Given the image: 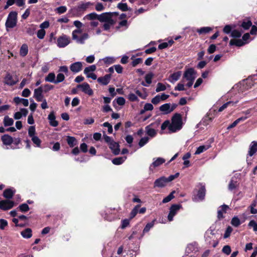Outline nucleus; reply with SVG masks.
Returning a JSON list of instances; mask_svg holds the SVG:
<instances>
[{
    "label": "nucleus",
    "mask_w": 257,
    "mask_h": 257,
    "mask_svg": "<svg viewBox=\"0 0 257 257\" xmlns=\"http://www.w3.org/2000/svg\"><path fill=\"white\" fill-rule=\"evenodd\" d=\"M241 35V32L235 30L231 32V36L233 38H239Z\"/></svg>",
    "instance_id": "63"
},
{
    "label": "nucleus",
    "mask_w": 257,
    "mask_h": 257,
    "mask_svg": "<svg viewBox=\"0 0 257 257\" xmlns=\"http://www.w3.org/2000/svg\"><path fill=\"white\" fill-rule=\"evenodd\" d=\"M65 79V76L62 73H59L57 76L56 79V84H58L59 83L62 82Z\"/></svg>",
    "instance_id": "46"
},
{
    "label": "nucleus",
    "mask_w": 257,
    "mask_h": 257,
    "mask_svg": "<svg viewBox=\"0 0 257 257\" xmlns=\"http://www.w3.org/2000/svg\"><path fill=\"white\" fill-rule=\"evenodd\" d=\"M182 126V117L180 114L175 113L172 118L170 123V131L172 133L176 132L181 130Z\"/></svg>",
    "instance_id": "1"
},
{
    "label": "nucleus",
    "mask_w": 257,
    "mask_h": 257,
    "mask_svg": "<svg viewBox=\"0 0 257 257\" xmlns=\"http://www.w3.org/2000/svg\"><path fill=\"white\" fill-rule=\"evenodd\" d=\"M199 188L197 194L192 197V200L194 202L202 201L205 196L206 189L205 186L202 184H199Z\"/></svg>",
    "instance_id": "4"
},
{
    "label": "nucleus",
    "mask_w": 257,
    "mask_h": 257,
    "mask_svg": "<svg viewBox=\"0 0 257 257\" xmlns=\"http://www.w3.org/2000/svg\"><path fill=\"white\" fill-rule=\"evenodd\" d=\"M153 77L152 73L147 74L145 76L146 82L148 84H150L152 83V79Z\"/></svg>",
    "instance_id": "62"
},
{
    "label": "nucleus",
    "mask_w": 257,
    "mask_h": 257,
    "mask_svg": "<svg viewBox=\"0 0 257 257\" xmlns=\"http://www.w3.org/2000/svg\"><path fill=\"white\" fill-rule=\"evenodd\" d=\"M238 184L237 181L231 179L228 185V189L230 191L234 190L238 186Z\"/></svg>",
    "instance_id": "39"
},
{
    "label": "nucleus",
    "mask_w": 257,
    "mask_h": 257,
    "mask_svg": "<svg viewBox=\"0 0 257 257\" xmlns=\"http://www.w3.org/2000/svg\"><path fill=\"white\" fill-rule=\"evenodd\" d=\"M43 91V87L41 86L34 90V97L37 101H42V99L44 98Z\"/></svg>",
    "instance_id": "14"
},
{
    "label": "nucleus",
    "mask_w": 257,
    "mask_h": 257,
    "mask_svg": "<svg viewBox=\"0 0 257 257\" xmlns=\"http://www.w3.org/2000/svg\"><path fill=\"white\" fill-rule=\"evenodd\" d=\"M82 32V30L81 28H77V29L74 30L72 33V39H77L78 36V34H81Z\"/></svg>",
    "instance_id": "52"
},
{
    "label": "nucleus",
    "mask_w": 257,
    "mask_h": 257,
    "mask_svg": "<svg viewBox=\"0 0 257 257\" xmlns=\"http://www.w3.org/2000/svg\"><path fill=\"white\" fill-rule=\"evenodd\" d=\"M127 98L131 101L133 102L139 101V100L137 95L133 93H130L128 95Z\"/></svg>",
    "instance_id": "50"
},
{
    "label": "nucleus",
    "mask_w": 257,
    "mask_h": 257,
    "mask_svg": "<svg viewBox=\"0 0 257 257\" xmlns=\"http://www.w3.org/2000/svg\"><path fill=\"white\" fill-rule=\"evenodd\" d=\"M115 101L117 104H118L119 105H121V106L124 105V104L125 103V100L122 97H119L115 99L113 101V104L114 106H115L114 103Z\"/></svg>",
    "instance_id": "41"
},
{
    "label": "nucleus",
    "mask_w": 257,
    "mask_h": 257,
    "mask_svg": "<svg viewBox=\"0 0 257 257\" xmlns=\"http://www.w3.org/2000/svg\"><path fill=\"white\" fill-rule=\"evenodd\" d=\"M181 75V71H178L176 73H174L170 76V79H169V80L171 83H174L175 82L177 81L180 78Z\"/></svg>",
    "instance_id": "28"
},
{
    "label": "nucleus",
    "mask_w": 257,
    "mask_h": 257,
    "mask_svg": "<svg viewBox=\"0 0 257 257\" xmlns=\"http://www.w3.org/2000/svg\"><path fill=\"white\" fill-rule=\"evenodd\" d=\"M237 103V101L235 102H233V101H228V102H227L226 103L223 104L221 107H219V108L218 109V112H221L222 111H223L224 109H225L226 108H227V107L230 105V104H232V105H234V104L236 103Z\"/></svg>",
    "instance_id": "47"
},
{
    "label": "nucleus",
    "mask_w": 257,
    "mask_h": 257,
    "mask_svg": "<svg viewBox=\"0 0 257 257\" xmlns=\"http://www.w3.org/2000/svg\"><path fill=\"white\" fill-rule=\"evenodd\" d=\"M88 34L87 33H84L80 37H78L77 39H74L73 40L78 44H83L85 43V41L88 39Z\"/></svg>",
    "instance_id": "25"
},
{
    "label": "nucleus",
    "mask_w": 257,
    "mask_h": 257,
    "mask_svg": "<svg viewBox=\"0 0 257 257\" xmlns=\"http://www.w3.org/2000/svg\"><path fill=\"white\" fill-rule=\"evenodd\" d=\"M32 141L36 147H40L41 143L40 139L36 136L31 137Z\"/></svg>",
    "instance_id": "48"
},
{
    "label": "nucleus",
    "mask_w": 257,
    "mask_h": 257,
    "mask_svg": "<svg viewBox=\"0 0 257 257\" xmlns=\"http://www.w3.org/2000/svg\"><path fill=\"white\" fill-rule=\"evenodd\" d=\"M17 15V13L15 11H12L9 13L5 24L7 28H13L16 26Z\"/></svg>",
    "instance_id": "3"
},
{
    "label": "nucleus",
    "mask_w": 257,
    "mask_h": 257,
    "mask_svg": "<svg viewBox=\"0 0 257 257\" xmlns=\"http://www.w3.org/2000/svg\"><path fill=\"white\" fill-rule=\"evenodd\" d=\"M14 122V120L8 116L4 117L3 122L5 126H11L13 124Z\"/></svg>",
    "instance_id": "35"
},
{
    "label": "nucleus",
    "mask_w": 257,
    "mask_h": 257,
    "mask_svg": "<svg viewBox=\"0 0 257 257\" xmlns=\"http://www.w3.org/2000/svg\"><path fill=\"white\" fill-rule=\"evenodd\" d=\"M21 234L25 238H30L32 236V230L31 228H26L21 231Z\"/></svg>",
    "instance_id": "27"
},
{
    "label": "nucleus",
    "mask_w": 257,
    "mask_h": 257,
    "mask_svg": "<svg viewBox=\"0 0 257 257\" xmlns=\"http://www.w3.org/2000/svg\"><path fill=\"white\" fill-rule=\"evenodd\" d=\"M70 43L69 37L62 35L57 39V46L59 48H64L67 46Z\"/></svg>",
    "instance_id": "8"
},
{
    "label": "nucleus",
    "mask_w": 257,
    "mask_h": 257,
    "mask_svg": "<svg viewBox=\"0 0 257 257\" xmlns=\"http://www.w3.org/2000/svg\"><path fill=\"white\" fill-rule=\"evenodd\" d=\"M109 146L114 154L118 155L119 154L120 150L118 143L113 141L109 145Z\"/></svg>",
    "instance_id": "24"
},
{
    "label": "nucleus",
    "mask_w": 257,
    "mask_h": 257,
    "mask_svg": "<svg viewBox=\"0 0 257 257\" xmlns=\"http://www.w3.org/2000/svg\"><path fill=\"white\" fill-rule=\"evenodd\" d=\"M46 34L45 31L43 29H40L37 32V37L40 39H43Z\"/></svg>",
    "instance_id": "56"
},
{
    "label": "nucleus",
    "mask_w": 257,
    "mask_h": 257,
    "mask_svg": "<svg viewBox=\"0 0 257 257\" xmlns=\"http://www.w3.org/2000/svg\"><path fill=\"white\" fill-rule=\"evenodd\" d=\"M35 127L34 126H30L28 130V134L29 136L31 138L34 136H35Z\"/></svg>",
    "instance_id": "55"
},
{
    "label": "nucleus",
    "mask_w": 257,
    "mask_h": 257,
    "mask_svg": "<svg viewBox=\"0 0 257 257\" xmlns=\"http://www.w3.org/2000/svg\"><path fill=\"white\" fill-rule=\"evenodd\" d=\"M28 52V47L27 44H23L20 48V54L22 57H25L27 55Z\"/></svg>",
    "instance_id": "34"
},
{
    "label": "nucleus",
    "mask_w": 257,
    "mask_h": 257,
    "mask_svg": "<svg viewBox=\"0 0 257 257\" xmlns=\"http://www.w3.org/2000/svg\"><path fill=\"white\" fill-rule=\"evenodd\" d=\"M231 223L233 226L238 227L241 224V222L237 217L234 216L232 218Z\"/></svg>",
    "instance_id": "44"
},
{
    "label": "nucleus",
    "mask_w": 257,
    "mask_h": 257,
    "mask_svg": "<svg viewBox=\"0 0 257 257\" xmlns=\"http://www.w3.org/2000/svg\"><path fill=\"white\" fill-rule=\"evenodd\" d=\"M115 59L113 57H106L100 60L102 61L105 64L107 65H110L113 63L115 62Z\"/></svg>",
    "instance_id": "36"
},
{
    "label": "nucleus",
    "mask_w": 257,
    "mask_h": 257,
    "mask_svg": "<svg viewBox=\"0 0 257 257\" xmlns=\"http://www.w3.org/2000/svg\"><path fill=\"white\" fill-rule=\"evenodd\" d=\"M66 141L70 147H73L77 144V141L73 137L67 136Z\"/></svg>",
    "instance_id": "32"
},
{
    "label": "nucleus",
    "mask_w": 257,
    "mask_h": 257,
    "mask_svg": "<svg viewBox=\"0 0 257 257\" xmlns=\"http://www.w3.org/2000/svg\"><path fill=\"white\" fill-rule=\"evenodd\" d=\"M85 19L92 20L97 19L98 20L99 15L95 13L89 14L85 16Z\"/></svg>",
    "instance_id": "38"
},
{
    "label": "nucleus",
    "mask_w": 257,
    "mask_h": 257,
    "mask_svg": "<svg viewBox=\"0 0 257 257\" xmlns=\"http://www.w3.org/2000/svg\"><path fill=\"white\" fill-rule=\"evenodd\" d=\"M166 89V87L164 84L162 83H158L157 85V88L156 89V91L157 92L164 91Z\"/></svg>",
    "instance_id": "51"
},
{
    "label": "nucleus",
    "mask_w": 257,
    "mask_h": 257,
    "mask_svg": "<svg viewBox=\"0 0 257 257\" xmlns=\"http://www.w3.org/2000/svg\"><path fill=\"white\" fill-rule=\"evenodd\" d=\"M256 152H257V142L252 141L249 146L248 155L249 156H252Z\"/></svg>",
    "instance_id": "22"
},
{
    "label": "nucleus",
    "mask_w": 257,
    "mask_h": 257,
    "mask_svg": "<svg viewBox=\"0 0 257 257\" xmlns=\"http://www.w3.org/2000/svg\"><path fill=\"white\" fill-rule=\"evenodd\" d=\"M229 207L226 205H222L220 206L217 210V217L218 219H220L224 217L223 214V213H225L227 209H228Z\"/></svg>",
    "instance_id": "17"
},
{
    "label": "nucleus",
    "mask_w": 257,
    "mask_h": 257,
    "mask_svg": "<svg viewBox=\"0 0 257 257\" xmlns=\"http://www.w3.org/2000/svg\"><path fill=\"white\" fill-rule=\"evenodd\" d=\"M19 209L22 212H27L30 208L27 204L23 203L19 206Z\"/></svg>",
    "instance_id": "57"
},
{
    "label": "nucleus",
    "mask_w": 257,
    "mask_h": 257,
    "mask_svg": "<svg viewBox=\"0 0 257 257\" xmlns=\"http://www.w3.org/2000/svg\"><path fill=\"white\" fill-rule=\"evenodd\" d=\"M211 28L210 27H202L201 28L199 29H198L197 30V32L200 34H206L209 33L210 31H211Z\"/></svg>",
    "instance_id": "42"
},
{
    "label": "nucleus",
    "mask_w": 257,
    "mask_h": 257,
    "mask_svg": "<svg viewBox=\"0 0 257 257\" xmlns=\"http://www.w3.org/2000/svg\"><path fill=\"white\" fill-rule=\"evenodd\" d=\"M35 30V27L34 25H31L30 27L27 28L26 32L29 35L32 36L34 34Z\"/></svg>",
    "instance_id": "49"
},
{
    "label": "nucleus",
    "mask_w": 257,
    "mask_h": 257,
    "mask_svg": "<svg viewBox=\"0 0 257 257\" xmlns=\"http://www.w3.org/2000/svg\"><path fill=\"white\" fill-rule=\"evenodd\" d=\"M8 225V222L6 220L4 219H0V229H4Z\"/></svg>",
    "instance_id": "64"
},
{
    "label": "nucleus",
    "mask_w": 257,
    "mask_h": 257,
    "mask_svg": "<svg viewBox=\"0 0 257 257\" xmlns=\"http://www.w3.org/2000/svg\"><path fill=\"white\" fill-rule=\"evenodd\" d=\"M229 44L231 46H242L245 44V43L240 39H232L230 41Z\"/></svg>",
    "instance_id": "33"
},
{
    "label": "nucleus",
    "mask_w": 257,
    "mask_h": 257,
    "mask_svg": "<svg viewBox=\"0 0 257 257\" xmlns=\"http://www.w3.org/2000/svg\"><path fill=\"white\" fill-rule=\"evenodd\" d=\"M115 23V21H112L110 22V23H109V22H104V24L103 26L104 30H108L111 26H113Z\"/></svg>",
    "instance_id": "54"
},
{
    "label": "nucleus",
    "mask_w": 257,
    "mask_h": 257,
    "mask_svg": "<svg viewBox=\"0 0 257 257\" xmlns=\"http://www.w3.org/2000/svg\"><path fill=\"white\" fill-rule=\"evenodd\" d=\"M149 141V138L148 137H144L142 138L139 142V146L140 148L143 147L145 146Z\"/></svg>",
    "instance_id": "53"
},
{
    "label": "nucleus",
    "mask_w": 257,
    "mask_h": 257,
    "mask_svg": "<svg viewBox=\"0 0 257 257\" xmlns=\"http://www.w3.org/2000/svg\"><path fill=\"white\" fill-rule=\"evenodd\" d=\"M167 183V178L161 177L156 180L154 182V187L163 188L166 186Z\"/></svg>",
    "instance_id": "13"
},
{
    "label": "nucleus",
    "mask_w": 257,
    "mask_h": 257,
    "mask_svg": "<svg viewBox=\"0 0 257 257\" xmlns=\"http://www.w3.org/2000/svg\"><path fill=\"white\" fill-rule=\"evenodd\" d=\"M4 82L8 85L13 86L16 84L17 81L13 79L11 74L7 73L4 78Z\"/></svg>",
    "instance_id": "18"
},
{
    "label": "nucleus",
    "mask_w": 257,
    "mask_h": 257,
    "mask_svg": "<svg viewBox=\"0 0 257 257\" xmlns=\"http://www.w3.org/2000/svg\"><path fill=\"white\" fill-rule=\"evenodd\" d=\"M177 105L173 103H167L160 106L159 110L164 114H167L173 111L176 107Z\"/></svg>",
    "instance_id": "5"
},
{
    "label": "nucleus",
    "mask_w": 257,
    "mask_h": 257,
    "mask_svg": "<svg viewBox=\"0 0 257 257\" xmlns=\"http://www.w3.org/2000/svg\"><path fill=\"white\" fill-rule=\"evenodd\" d=\"M48 119L49 121V123L50 125L56 127L58 125V122L56 120V116L55 115V113L53 111L50 113L48 115Z\"/></svg>",
    "instance_id": "16"
},
{
    "label": "nucleus",
    "mask_w": 257,
    "mask_h": 257,
    "mask_svg": "<svg viewBox=\"0 0 257 257\" xmlns=\"http://www.w3.org/2000/svg\"><path fill=\"white\" fill-rule=\"evenodd\" d=\"M182 207L179 204H173L170 208V212L168 216V219L169 221H171L173 219V217L176 214L177 212Z\"/></svg>",
    "instance_id": "9"
},
{
    "label": "nucleus",
    "mask_w": 257,
    "mask_h": 257,
    "mask_svg": "<svg viewBox=\"0 0 257 257\" xmlns=\"http://www.w3.org/2000/svg\"><path fill=\"white\" fill-rule=\"evenodd\" d=\"M96 67L95 65H92L86 67L84 70V73L86 75L87 78H90L93 80L97 79V76L93 72L95 71Z\"/></svg>",
    "instance_id": "7"
},
{
    "label": "nucleus",
    "mask_w": 257,
    "mask_h": 257,
    "mask_svg": "<svg viewBox=\"0 0 257 257\" xmlns=\"http://www.w3.org/2000/svg\"><path fill=\"white\" fill-rule=\"evenodd\" d=\"M15 190H13L12 189H7L4 192L3 195L5 198L7 199H11L13 197Z\"/></svg>",
    "instance_id": "30"
},
{
    "label": "nucleus",
    "mask_w": 257,
    "mask_h": 257,
    "mask_svg": "<svg viewBox=\"0 0 257 257\" xmlns=\"http://www.w3.org/2000/svg\"><path fill=\"white\" fill-rule=\"evenodd\" d=\"M28 111L26 108H21L20 111L16 112L14 115V117L15 119H20L22 118V116H26L28 114Z\"/></svg>",
    "instance_id": "19"
},
{
    "label": "nucleus",
    "mask_w": 257,
    "mask_h": 257,
    "mask_svg": "<svg viewBox=\"0 0 257 257\" xmlns=\"http://www.w3.org/2000/svg\"><path fill=\"white\" fill-rule=\"evenodd\" d=\"M14 205L15 203L13 201L9 200L0 201V209L4 210L11 209Z\"/></svg>",
    "instance_id": "12"
},
{
    "label": "nucleus",
    "mask_w": 257,
    "mask_h": 257,
    "mask_svg": "<svg viewBox=\"0 0 257 257\" xmlns=\"http://www.w3.org/2000/svg\"><path fill=\"white\" fill-rule=\"evenodd\" d=\"M117 8L122 11H126L128 10L127 6L126 3H119L117 5Z\"/></svg>",
    "instance_id": "58"
},
{
    "label": "nucleus",
    "mask_w": 257,
    "mask_h": 257,
    "mask_svg": "<svg viewBox=\"0 0 257 257\" xmlns=\"http://www.w3.org/2000/svg\"><path fill=\"white\" fill-rule=\"evenodd\" d=\"M222 251L224 253L229 255L231 253V250L230 246L226 245L223 246Z\"/></svg>",
    "instance_id": "61"
},
{
    "label": "nucleus",
    "mask_w": 257,
    "mask_h": 257,
    "mask_svg": "<svg viewBox=\"0 0 257 257\" xmlns=\"http://www.w3.org/2000/svg\"><path fill=\"white\" fill-rule=\"evenodd\" d=\"M56 76L54 73L51 72L48 74V75L45 77V80L46 82L53 83L56 84Z\"/></svg>",
    "instance_id": "29"
},
{
    "label": "nucleus",
    "mask_w": 257,
    "mask_h": 257,
    "mask_svg": "<svg viewBox=\"0 0 257 257\" xmlns=\"http://www.w3.org/2000/svg\"><path fill=\"white\" fill-rule=\"evenodd\" d=\"M252 25V23L250 21H247L246 22H243L241 26L245 30L248 29Z\"/></svg>",
    "instance_id": "60"
},
{
    "label": "nucleus",
    "mask_w": 257,
    "mask_h": 257,
    "mask_svg": "<svg viewBox=\"0 0 257 257\" xmlns=\"http://www.w3.org/2000/svg\"><path fill=\"white\" fill-rule=\"evenodd\" d=\"M155 221L156 220L154 219L151 222L147 223L143 230V233L148 232L154 226Z\"/></svg>",
    "instance_id": "40"
},
{
    "label": "nucleus",
    "mask_w": 257,
    "mask_h": 257,
    "mask_svg": "<svg viewBox=\"0 0 257 257\" xmlns=\"http://www.w3.org/2000/svg\"><path fill=\"white\" fill-rule=\"evenodd\" d=\"M67 10V9L66 6H60L57 8L55 11L57 14L60 15L65 13Z\"/></svg>",
    "instance_id": "45"
},
{
    "label": "nucleus",
    "mask_w": 257,
    "mask_h": 257,
    "mask_svg": "<svg viewBox=\"0 0 257 257\" xmlns=\"http://www.w3.org/2000/svg\"><path fill=\"white\" fill-rule=\"evenodd\" d=\"M196 72L192 68L187 69L183 75V77L186 79V80H194L196 78Z\"/></svg>",
    "instance_id": "10"
},
{
    "label": "nucleus",
    "mask_w": 257,
    "mask_h": 257,
    "mask_svg": "<svg viewBox=\"0 0 257 257\" xmlns=\"http://www.w3.org/2000/svg\"><path fill=\"white\" fill-rule=\"evenodd\" d=\"M175 193V191H172L169 195L163 199L162 202L166 203L170 201L173 198H174V194Z\"/></svg>",
    "instance_id": "43"
},
{
    "label": "nucleus",
    "mask_w": 257,
    "mask_h": 257,
    "mask_svg": "<svg viewBox=\"0 0 257 257\" xmlns=\"http://www.w3.org/2000/svg\"><path fill=\"white\" fill-rule=\"evenodd\" d=\"M248 226L250 227H252L253 228V231H257V223L253 220H252L249 221L248 224Z\"/></svg>",
    "instance_id": "59"
},
{
    "label": "nucleus",
    "mask_w": 257,
    "mask_h": 257,
    "mask_svg": "<svg viewBox=\"0 0 257 257\" xmlns=\"http://www.w3.org/2000/svg\"><path fill=\"white\" fill-rule=\"evenodd\" d=\"M126 159V157H118L112 160V162L113 164L119 165L121 164Z\"/></svg>",
    "instance_id": "37"
},
{
    "label": "nucleus",
    "mask_w": 257,
    "mask_h": 257,
    "mask_svg": "<svg viewBox=\"0 0 257 257\" xmlns=\"http://www.w3.org/2000/svg\"><path fill=\"white\" fill-rule=\"evenodd\" d=\"M1 139L3 144L6 146L11 145L14 141L13 138L8 135L3 136Z\"/></svg>",
    "instance_id": "23"
},
{
    "label": "nucleus",
    "mask_w": 257,
    "mask_h": 257,
    "mask_svg": "<svg viewBox=\"0 0 257 257\" xmlns=\"http://www.w3.org/2000/svg\"><path fill=\"white\" fill-rule=\"evenodd\" d=\"M114 13H103L99 15L98 20L100 22H108L115 21L113 19V16L115 15Z\"/></svg>",
    "instance_id": "6"
},
{
    "label": "nucleus",
    "mask_w": 257,
    "mask_h": 257,
    "mask_svg": "<svg viewBox=\"0 0 257 257\" xmlns=\"http://www.w3.org/2000/svg\"><path fill=\"white\" fill-rule=\"evenodd\" d=\"M92 3L90 2L83 3L79 4L77 7L71 9L69 13L73 16H77L79 14L85 11L89 6L91 5Z\"/></svg>",
    "instance_id": "2"
},
{
    "label": "nucleus",
    "mask_w": 257,
    "mask_h": 257,
    "mask_svg": "<svg viewBox=\"0 0 257 257\" xmlns=\"http://www.w3.org/2000/svg\"><path fill=\"white\" fill-rule=\"evenodd\" d=\"M82 63L81 62H76L71 64L70 66V70L73 73H78L82 69Z\"/></svg>",
    "instance_id": "15"
},
{
    "label": "nucleus",
    "mask_w": 257,
    "mask_h": 257,
    "mask_svg": "<svg viewBox=\"0 0 257 257\" xmlns=\"http://www.w3.org/2000/svg\"><path fill=\"white\" fill-rule=\"evenodd\" d=\"M111 78L110 74H106L103 77H100L97 78V81L104 85H106L109 83Z\"/></svg>",
    "instance_id": "20"
},
{
    "label": "nucleus",
    "mask_w": 257,
    "mask_h": 257,
    "mask_svg": "<svg viewBox=\"0 0 257 257\" xmlns=\"http://www.w3.org/2000/svg\"><path fill=\"white\" fill-rule=\"evenodd\" d=\"M77 87V88H80L83 92L89 96H91L93 94V90L90 88L89 85L86 82L78 85Z\"/></svg>",
    "instance_id": "11"
},
{
    "label": "nucleus",
    "mask_w": 257,
    "mask_h": 257,
    "mask_svg": "<svg viewBox=\"0 0 257 257\" xmlns=\"http://www.w3.org/2000/svg\"><path fill=\"white\" fill-rule=\"evenodd\" d=\"M152 125L153 124L152 123L145 127L147 134L152 138L154 137L157 134L156 131L152 127Z\"/></svg>",
    "instance_id": "21"
},
{
    "label": "nucleus",
    "mask_w": 257,
    "mask_h": 257,
    "mask_svg": "<svg viewBox=\"0 0 257 257\" xmlns=\"http://www.w3.org/2000/svg\"><path fill=\"white\" fill-rule=\"evenodd\" d=\"M210 147L211 146L210 145L200 146L197 148L195 154L199 155L209 149Z\"/></svg>",
    "instance_id": "31"
},
{
    "label": "nucleus",
    "mask_w": 257,
    "mask_h": 257,
    "mask_svg": "<svg viewBox=\"0 0 257 257\" xmlns=\"http://www.w3.org/2000/svg\"><path fill=\"white\" fill-rule=\"evenodd\" d=\"M165 162V160L162 158H158L156 160L154 159V161L151 165V167L153 166L154 168L160 166Z\"/></svg>",
    "instance_id": "26"
}]
</instances>
